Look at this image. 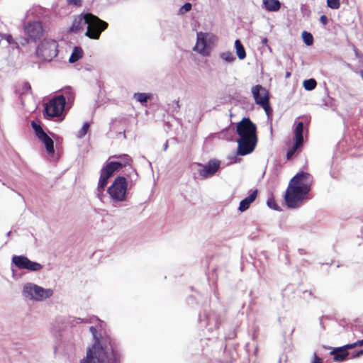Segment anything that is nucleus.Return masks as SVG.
Masks as SVG:
<instances>
[{"mask_svg":"<svg viewBox=\"0 0 363 363\" xmlns=\"http://www.w3.org/2000/svg\"><path fill=\"white\" fill-rule=\"evenodd\" d=\"M312 176L307 172L297 173L289 182L285 192L284 200L290 208L299 207L311 189Z\"/></svg>","mask_w":363,"mask_h":363,"instance_id":"nucleus-1","label":"nucleus"},{"mask_svg":"<svg viewBox=\"0 0 363 363\" xmlns=\"http://www.w3.org/2000/svg\"><path fill=\"white\" fill-rule=\"evenodd\" d=\"M80 363H120V354L111 342L106 345L96 341L88 348Z\"/></svg>","mask_w":363,"mask_h":363,"instance_id":"nucleus-2","label":"nucleus"},{"mask_svg":"<svg viewBox=\"0 0 363 363\" xmlns=\"http://www.w3.org/2000/svg\"><path fill=\"white\" fill-rule=\"evenodd\" d=\"M87 29L85 35L90 39L98 40L101 33L108 28V23L91 13H86Z\"/></svg>","mask_w":363,"mask_h":363,"instance_id":"nucleus-3","label":"nucleus"},{"mask_svg":"<svg viewBox=\"0 0 363 363\" xmlns=\"http://www.w3.org/2000/svg\"><path fill=\"white\" fill-rule=\"evenodd\" d=\"M217 40L218 38L212 33L199 32L194 50L203 56H209L211 52V47L216 44Z\"/></svg>","mask_w":363,"mask_h":363,"instance_id":"nucleus-4","label":"nucleus"},{"mask_svg":"<svg viewBox=\"0 0 363 363\" xmlns=\"http://www.w3.org/2000/svg\"><path fill=\"white\" fill-rule=\"evenodd\" d=\"M57 43L54 40H44L38 46L36 55L41 60L52 61L57 55Z\"/></svg>","mask_w":363,"mask_h":363,"instance_id":"nucleus-5","label":"nucleus"},{"mask_svg":"<svg viewBox=\"0 0 363 363\" xmlns=\"http://www.w3.org/2000/svg\"><path fill=\"white\" fill-rule=\"evenodd\" d=\"M128 183L124 177H118L108 187V193L116 201H123L126 199Z\"/></svg>","mask_w":363,"mask_h":363,"instance_id":"nucleus-6","label":"nucleus"},{"mask_svg":"<svg viewBox=\"0 0 363 363\" xmlns=\"http://www.w3.org/2000/svg\"><path fill=\"white\" fill-rule=\"evenodd\" d=\"M23 294L26 297L36 301H42L52 296L53 291L45 289L34 284H27L23 287Z\"/></svg>","mask_w":363,"mask_h":363,"instance_id":"nucleus-7","label":"nucleus"},{"mask_svg":"<svg viewBox=\"0 0 363 363\" xmlns=\"http://www.w3.org/2000/svg\"><path fill=\"white\" fill-rule=\"evenodd\" d=\"M252 93L255 103L261 106L266 113L269 116L272 111L269 105V96L268 91L262 85L257 84L252 86Z\"/></svg>","mask_w":363,"mask_h":363,"instance_id":"nucleus-8","label":"nucleus"},{"mask_svg":"<svg viewBox=\"0 0 363 363\" xmlns=\"http://www.w3.org/2000/svg\"><path fill=\"white\" fill-rule=\"evenodd\" d=\"M66 98L63 95L54 97L45 105V113L50 117L60 116L64 109Z\"/></svg>","mask_w":363,"mask_h":363,"instance_id":"nucleus-9","label":"nucleus"},{"mask_svg":"<svg viewBox=\"0 0 363 363\" xmlns=\"http://www.w3.org/2000/svg\"><path fill=\"white\" fill-rule=\"evenodd\" d=\"M236 132L240 138L257 137V126L249 118H243L237 124Z\"/></svg>","mask_w":363,"mask_h":363,"instance_id":"nucleus-10","label":"nucleus"},{"mask_svg":"<svg viewBox=\"0 0 363 363\" xmlns=\"http://www.w3.org/2000/svg\"><path fill=\"white\" fill-rule=\"evenodd\" d=\"M294 144L286 152L287 160H290L295 152L300 150L303 145V123L298 122L296 123L294 131Z\"/></svg>","mask_w":363,"mask_h":363,"instance_id":"nucleus-11","label":"nucleus"},{"mask_svg":"<svg viewBox=\"0 0 363 363\" xmlns=\"http://www.w3.org/2000/svg\"><path fill=\"white\" fill-rule=\"evenodd\" d=\"M257 137L240 138L238 140V155L243 156L253 152L257 143Z\"/></svg>","mask_w":363,"mask_h":363,"instance_id":"nucleus-12","label":"nucleus"},{"mask_svg":"<svg viewBox=\"0 0 363 363\" xmlns=\"http://www.w3.org/2000/svg\"><path fill=\"white\" fill-rule=\"evenodd\" d=\"M31 126L35 131L36 137L44 143L48 153L52 154L55 152L54 142L43 130L41 125L34 121H31Z\"/></svg>","mask_w":363,"mask_h":363,"instance_id":"nucleus-13","label":"nucleus"},{"mask_svg":"<svg viewBox=\"0 0 363 363\" xmlns=\"http://www.w3.org/2000/svg\"><path fill=\"white\" fill-rule=\"evenodd\" d=\"M123 157L125 158V163L123 164L119 162H108L105 167H104L101 170V175L109 179L113 174L118 169L122 168L126 164H129L132 160L126 155H124ZM114 158L121 159L123 157L122 155L113 156Z\"/></svg>","mask_w":363,"mask_h":363,"instance_id":"nucleus-14","label":"nucleus"},{"mask_svg":"<svg viewBox=\"0 0 363 363\" xmlns=\"http://www.w3.org/2000/svg\"><path fill=\"white\" fill-rule=\"evenodd\" d=\"M13 264L20 269H28L32 272L40 271L43 267L40 264L30 260L25 256H13L12 258Z\"/></svg>","mask_w":363,"mask_h":363,"instance_id":"nucleus-15","label":"nucleus"},{"mask_svg":"<svg viewBox=\"0 0 363 363\" xmlns=\"http://www.w3.org/2000/svg\"><path fill=\"white\" fill-rule=\"evenodd\" d=\"M43 28L40 21L28 22L24 26V33L31 40L35 41L43 35Z\"/></svg>","mask_w":363,"mask_h":363,"instance_id":"nucleus-16","label":"nucleus"},{"mask_svg":"<svg viewBox=\"0 0 363 363\" xmlns=\"http://www.w3.org/2000/svg\"><path fill=\"white\" fill-rule=\"evenodd\" d=\"M197 165L201 167V169H199L200 176L206 179L213 176L217 172L220 168V162L218 160H211L206 164L198 163Z\"/></svg>","mask_w":363,"mask_h":363,"instance_id":"nucleus-17","label":"nucleus"},{"mask_svg":"<svg viewBox=\"0 0 363 363\" xmlns=\"http://www.w3.org/2000/svg\"><path fill=\"white\" fill-rule=\"evenodd\" d=\"M86 21V13H82L79 15L74 16L72 26L69 27V33H78L84 30Z\"/></svg>","mask_w":363,"mask_h":363,"instance_id":"nucleus-18","label":"nucleus"},{"mask_svg":"<svg viewBox=\"0 0 363 363\" xmlns=\"http://www.w3.org/2000/svg\"><path fill=\"white\" fill-rule=\"evenodd\" d=\"M352 344L346 345L343 347L334 348L330 354L333 355V359L335 362H342L346 359L347 357L349 355V352H347L348 349H352Z\"/></svg>","mask_w":363,"mask_h":363,"instance_id":"nucleus-19","label":"nucleus"},{"mask_svg":"<svg viewBox=\"0 0 363 363\" xmlns=\"http://www.w3.org/2000/svg\"><path fill=\"white\" fill-rule=\"evenodd\" d=\"M257 189H255L253 191H252L247 197L242 200L240 202V206L238 208L239 211L243 212L247 210L250 208V204L256 199L257 196Z\"/></svg>","mask_w":363,"mask_h":363,"instance_id":"nucleus-20","label":"nucleus"},{"mask_svg":"<svg viewBox=\"0 0 363 363\" xmlns=\"http://www.w3.org/2000/svg\"><path fill=\"white\" fill-rule=\"evenodd\" d=\"M263 4L268 11H277L281 8V3L278 0H263Z\"/></svg>","mask_w":363,"mask_h":363,"instance_id":"nucleus-21","label":"nucleus"},{"mask_svg":"<svg viewBox=\"0 0 363 363\" xmlns=\"http://www.w3.org/2000/svg\"><path fill=\"white\" fill-rule=\"evenodd\" d=\"M83 56V50L80 47H75L69 59V61L71 63H74L79 60H80Z\"/></svg>","mask_w":363,"mask_h":363,"instance_id":"nucleus-22","label":"nucleus"},{"mask_svg":"<svg viewBox=\"0 0 363 363\" xmlns=\"http://www.w3.org/2000/svg\"><path fill=\"white\" fill-rule=\"evenodd\" d=\"M236 54L240 60H243L246 57V52L243 45L239 40H236L235 42Z\"/></svg>","mask_w":363,"mask_h":363,"instance_id":"nucleus-23","label":"nucleus"},{"mask_svg":"<svg viewBox=\"0 0 363 363\" xmlns=\"http://www.w3.org/2000/svg\"><path fill=\"white\" fill-rule=\"evenodd\" d=\"M303 85L306 90L312 91L316 87L317 82L314 79H309L305 80Z\"/></svg>","mask_w":363,"mask_h":363,"instance_id":"nucleus-24","label":"nucleus"},{"mask_svg":"<svg viewBox=\"0 0 363 363\" xmlns=\"http://www.w3.org/2000/svg\"><path fill=\"white\" fill-rule=\"evenodd\" d=\"M1 39H5L8 42V43L10 45H11L12 48H16V49L19 48V45H18V43L14 40V39L13 38L11 35L6 34V35H3L1 34Z\"/></svg>","mask_w":363,"mask_h":363,"instance_id":"nucleus-25","label":"nucleus"},{"mask_svg":"<svg viewBox=\"0 0 363 363\" xmlns=\"http://www.w3.org/2000/svg\"><path fill=\"white\" fill-rule=\"evenodd\" d=\"M150 97V95L145 93H135L134 94V99L141 104L147 102Z\"/></svg>","mask_w":363,"mask_h":363,"instance_id":"nucleus-26","label":"nucleus"},{"mask_svg":"<svg viewBox=\"0 0 363 363\" xmlns=\"http://www.w3.org/2000/svg\"><path fill=\"white\" fill-rule=\"evenodd\" d=\"M221 59L228 62H232L235 60V57L230 52H224L220 55Z\"/></svg>","mask_w":363,"mask_h":363,"instance_id":"nucleus-27","label":"nucleus"},{"mask_svg":"<svg viewBox=\"0 0 363 363\" xmlns=\"http://www.w3.org/2000/svg\"><path fill=\"white\" fill-rule=\"evenodd\" d=\"M302 38L307 45H311L313 43V37L311 33L306 31L302 33Z\"/></svg>","mask_w":363,"mask_h":363,"instance_id":"nucleus-28","label":"nucleus"},{"mask_svg":"<svg viewBox=\"0 0 363 363\" xmlns=\"http://www.w3.org/2000/svg\"><path fill=\"white\" fill-rule=\"evenodd\" d=\"M89 129V123H85L81 130L77 133V137L79 138H84L86 133H88V130Z\"/></svg>","mask_w":363,"mask_h":363,"instance_id":"nucleus-29","label":"nucleus"},{"mask_svg":"<svg viewBox=\"0 0 363 363\" xmlns=\"http://www.w3.org/2000/svg\"><path fill=\"white\" fill-rule=\"evenodd\" d=\"M327 6L332 9H338L340 7V0H327Z\"/></svg>","mask_w":363,"mask_h":363,"instance_id":"nucleus-30","label":"nucleus"},{"mask_svg":"<svg viewBox=\"0 0 363 363\" xmlns=\"http://www.w3.org/2000/svg\"><path fill=\"white\" fill-rule=\"evenodd\" d=\"M64 94L67 96V100L72 101L74 98V94L71 87H67L63 90Z\"/></svg>","mask_w":363,"mask_h":363,"instance_id":"nucleus-31","label":"nucleus"},{"mask_svg":"<svg viewBox=\"0 0 363 363\" xmlns=\"http://www.w3.org/2000/svg\"><path fill=\"white\" fill-rule=\"evenodd\" d=\"M108 179L100 175L99 181V188L101 189H104L108 183Z\"/></svg>","mask_w":363,"mask_h":363,"instance_id":"nucleus-32","label":"nucleus"},{"mask_svg":"<svg viewBox=\"0 0 363 363\" xmlns=\"http://www.w3.org/2000/svg\"><path fill=\"white\" fill-rule=\"evenodd\" d=\"M31 91V86L28 82H23L22 84V90L21 91V94H28Z\"/></svg>","mask_w":363,"mask_h":363,"instance_id":"nucleus-33","label":"nucleus"},{"mask_svg":"<svg viewBox=\"0 0 363 363\" xmlns=\"http://www.w3.org/2000/svg\"><path fill=\"white\" fill-rule=\"evenodd\" d=\"M267 205L269 207H270L271 208H273L274 210H277L278 209V206L277 205L274 199H268L267 201Z\"/></svg>","mask_w":363,"mask_h":363,"instance_id":"nucleus-34","label":"nucleus"},{"mask_svg":"<svg viewBox=\"0 0 363 363\" xmlns=\"http://www.w3.org/2000/svg\"><path fill=\"white\" fill-rule=\"evenodd\" d=\"M191 9V4L190 3H186L181 8L180 11L182 13H185L189 11Z\"/></svg>","mask_w":363,"mask_h":363,"instance_id":"nucleus-35","label":"nucleus"},{"mask_svg":"<svg viewBox=\"0 0 363 363\" xmlns=\"http://www.w3.org/2000/svg\"><path fill=\"white\" fill-rule=\"evenodd\" d=\"M67 4L69 5L81 6L82 4V0H67Z\"/></svg>","mask_w":363,"mask_h":363,"instance_id":"nucleus-36","label":"nucleus"},{"mask_svg":"<svg viewBox=\"0 0 363 363\" xmlns=\"http://www.w3.org/2000/svg\"><path fill=\"white\" fill-rule=\"evenodd\" d=\"M320 21L323 26H326L328 23V17L325 15H322L320 17Z\"/></svg>","mask_w":363,"mask_h":363,"instance_id":"nucleus-37","label":"nucleus"},{"mask_svg":"<svg viewBox=\"0 0 363 363\" xmlns=\"http://www.w3.org/2000/svg\"><path fill=\"white\" fill-rule=\"evenodd\" d=\"M312 363H323V359L314 353Z\"/></svg>","mask_w":363,"mask_h":363,"instance_id":"nucleus-38","label":"nucleus"},{"mask_svg":"<svg viewBox=\"0 0 363 363\" xmlns=\"http://www.w3.org/2000/svg\"><path fill=\"white\" fill-rule=\"evenodd\" d=\"M352 347H353V348L357 346H363V340H357V342L352 343Z\"/></svg>","mask_w":363,"mask_h":363,"instance_id":"nucleus-39","label":"nucleus"},{"mask_svg":"<svg viewBox=\"0 0 363 363\" xmlns=\"http://www.w3.org/2000/svg\"><path fill=\"white\" fill-rule=\"evenodd\" d=\"M362 354H363V350H360L358 352H357L355 354H352V358L358 357Z\"/></svg>","mask_w":363,"mask_h":363,"instance_id":"nucleus-40","label":"nucleus"},{"mask_svg":"<svg viewBox=\"0 0 363 363\" xmlns=\"http://www.w3.org/2000/svg\"><path fill=\"white\" fill-rule=\"evenodd\" d=\"M90 330H91V332H94V331H96V329H95L93 326H91V327L90 328Z\"/></svg>","mask_w":363,"mask_h":363,"instance_id":"nucleus-41","label":"nucleus"},{"mask_svg":"<svg viewBox=\"0 0 363 363\" xmlns=\"http://www.w3.org/2000/svg\"><path fill=\"white\" fill-rule=\"evenodd\" d=\"M291 75V73L290 72H286V77H289Z\"/></svg>","mask_w":363,"mask_h":363,"instance_id":"nucleus-42","label":"nucleus"},{"mask_svg":"<svg viewBox=\"0 0 363 363\" xmlns=\"http://www.w3.org/2000/svg\"><path fill=\"white\" fill-rule=\"evenodd\" d=\"M263 42H264V43H267V38H264V39L263 40Z\"/></svg>","mask_w":363,"mask_h":363,"instance_id":"nucleus-43","label":"nucleus"},{"mask_svg":"<svg viewBox=\"0 0 363 363\" xmlns=\"http://www.w3.org/2000/svg\"><path fill=\"white\" fill-rule=\"evenodd\" d=\"M361 77H362V78L363 79V71L361 72Z\"/></svg>","mask_w":363,"mask_h":363,"instance_id":"nucleus-44","label":"nucleus"},{"mask_svg":"<svg viewBox=\"0 0 363 363\" xmlns=\"http://www.w3.org/2000/svg\"><path fill=\"white\" fill-rule=\"evenodd\" d=\"M123 135H124V138H126V135H125V131L123 132Z\"/></svg>","mask_w":363,"mask_h":363,"instance_id":"nucleus-45","label":"nucleus"}]
</instances>
